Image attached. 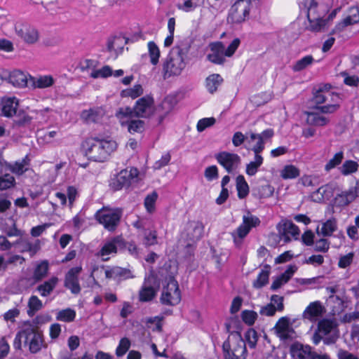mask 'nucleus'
<instances>
[{
    "label": "nucleus",
    "mask_w": 359,
    "mask_h": 359,
    "mask_svg": "<svg viewBox=\"0 0 359 359\" xmlns=\"http://www.w3.org/2000/svg\"><path fill=\"white\" fill-rule=\"evenodd\" d=\"M116 148L117 144L114 140L97 137H88L81 144L85 156L95 162L107 161Z\"/></svg>",
    "instance_id": "nucleus-1"
},
{
    "label": "nucleus",
    "mask_w": 359,
    "mask_h": 359,
    "mask_svg": "<svg viewBox=\"0 0 359 359\" xmlns=\"http://www.w3.org/2000/svg\"><path fill=\"white\" fill-rule=\"evenodd\" d=\"M188 48L175 46L170 50L169 54L163 62V75L164 79L181 74L187 64L184 57L187 55Z\"/></svg>",
    "instance_id": "nucleus-2"
},
{
    "label": "nucleus",
    "mask_w": 359,
    "mask_h": 359,
    "mask_svg": "<svg viewBox=\"0 0 359 359\" xmlns=\"http://www.w3.org/2000/svg\"><path fill=\"white\" fill-rule=\"evenodd\" d=\"M222 351L224 359H245L247 349L245 342L238 332H231L223 343Z\"/></svg>",
    "instance_id": "nucleus-3"
},
{
    "label": "nucleus",
    "mask_w": 359,
    "mask_h": 359,
    "mask_svg": "<svg viewBox=\"0 0 359 359\" xmlns=\"http://www.w3.org/2000/svg\"><path fill=\"white\" fill-rule=\"evenodd\" d=\"M339 94L327 89H318L313 93V102L317 105L316 109L322 113L332 114L339 108Z\"/></svg>",
    "instance_id": "nucleus-4"
},
{
    "label": "nucleus",
    "mask_w": 359,
    "mask_h": 359,
    "mask_svg": "<svg viewBox=\"0 0 359 359\" xmlns=\"http://www.w3.org/2000/svg\"><path fill=\"white\" fill-rule=\"evenodd\" d=\"M98 222L110 231H114L118 226L122 216V211L118 208L103 207L95 213Z\"/></svg>",
    "instance_id": "nucleus-5"
},
{
    "label": "nucleus",
    "mask_w": 359,
    "mask_h": 359,
    "mask_svg": "<svg viewBox=\"0 0 359 359\" xmlns=\"http://www.w3.org/2000/svg\"><path fill=\"white\" fill-rule=\"evenodd\" d=\"M166 281V285L163 287L160 298L161 302L167 306L177 305L181 301V292L177 281L172 277H169Z\"/></svg>",
    "instance_id": "nucleus-6"
},
{
    "label": "nucleus",
    "mask_w": 359,
    "mask_h": 359,
    "mask_svg": "<svg viewBox=\"0 0 359 359\" xmlns=\"http://www.w3.org/2000/svg\"><path fill=\"white\" fill-rule=\"evenodd\" d=\"M15 32L26 44L33 45L39 41V30L30 24L25 22H17L15 24Z\"/></svg>",
    "instance_id": "nucleus-7"
},
{
    "label": "nucleus",
    "mask_w": 359,
    "mask_h": 359,
    "mask_svg": "<svg viewBox=\"0 0 359 359\" xmlns=\"http://www.w3.org/2000/svg\"><path fill=\"white\" fill-rule=\"evenodd\" d=\"M250 4L249 0H237L229 10L228 22L239 24L244 22L249 15Z\"/></svg>",
    "instance_id": "nucleus-8"
},
{
    "label": "nucleus",
    "mask_w": 359,
    "mask_h": 359,
    "mask_svg": "<svg viewBox=\"0 0 359 359\" xmlns=\"http://www.w3.org/2000/svg\"><path fill=\"white\" fill-rule=\"evenodd\" d=\"M259 219L253 215H244L243 217V223L231 233L233 242L237 247L242 243V240L249 233L252 227L259 225Z\"/></svg>",
    "instance_id": "nucleus-9"
},
{
    "label": "nucleus",
    "mask_w": 359,
    "mask_h": 359,
    "mask_svg": "<svg viewBox=\"0 0 359 359\" xmlns=\"http://www.w3.org/2000/svg\"><path fill=\"white\" fill-rule=\"evenodd\" d=\"M203 224L201 221L193 220L187 224L182 236L187 241V246H191L203 237Z\"/></svg>",
    "instance_id": "nucleus-10"
},
{
    "label": "nucleus",
    "mask_w": 359,
    "mask_h": 359,
    "mask_svg": "<svg viewBox=\"0 0 359 359\" xmlns=\"http://www.w3.org/2000/svg\"><path fill=\"white\" fill-rule=\"evenodd\" d=\"M135 116L139 118H150L155 111L154 100L150 95L138 99L134 105Z\"/></svg>",
    "instance_id": "nucleus-11"
},
{
    "label": "nucleus",
    "mask_w": 359,
    "mask_h": 359,
    "mask_svg": "<svg viewBox=\"0 0 359 359\" xmlns=\"http://www.w3.org/2000/svg\"><path fill=\"white\" fill-rule=\"evenodd\" d=\"M276 336L284 341H291L296 338L297 334L292 327L290 318L287 316L281 317L273 327Z\"/></svg>",
    "instance_id": "nucleus-12"
},
{
    "label": "nucleus",
    "mask_w": 359,
    "mask_h": 359,
    "mask_svg": "<svg viewBox=\"0 0 359 359\" xmlns=\"http://www.w3.org/2000/svg\"><path fill=\"white\" fill-rule=\"evenodd\" d=\"M138 175L139 171L135 168L123 170L112 180L111 186L115 190L121 189L123 187L129 186L132 182H134Z\"/></svg>",
    "instance_id": "nucleus-13"
},
{
    "label": "nucleus",
    "mask_w": 359,
    "mask_h": 359,
    "mask_svg": "<svg viewBox=\"0 0 359 359\" xmlns=\"http://www.w3.org/2000/svg\"><path fill=\"white\" fill-rule=\"evenodd\" d=\"M290 352L294 359H330L326 354L319 355L311 351L309 346L295 343L290 347Z\"/></svg>",
    "instance_id": "nucleus-14"
},
{
    "label": "nucleus",
    "mask_w": 359,
    "mask_h": 359,
    "mask_svg": "<svg viewBox=\"0 0 359 359\" xmlns=\"http://www.w3.org/2000/svg\"><path fill=\"white\" fill-rule=\"evenodd\" d=\"M215 158L228 173H231L236 170L241 161L238 154L228 151L217 153L215 155Z\"/></svg>",
    "instance_id": "nucleus-15"
},
{
    "label": "nucleus",
    "mask_w": 359,
    "mask_h": 359,
    "mask_svg": "<svg viewBox=\"0 0 359 359\" xmlns=\"http://www.w3.org/2000/svg\"><path fill=\"white\" fill-rule=\"evenodd\" d=\"M246 135L247 138H249V143L256 141V143L252 147L255 155H260V153L264 149L265 142L273 136L274 133L272 129H266L260 134L249 132Z\"/></svg>",
    "instance_id": "nucleus-16"
},
{
    "label": "nucleus",
    "mask_w": 359,
    "mask_h": 359,
    "mask_svg": "<svg viewBox=\"0 0 359 359\" xmlns=\"http://www.w3.org/2000/svg\"><path fill=\"white\" fill-rule=\"evenodd\" d=\"M317 330L325 337L324 343L325 344H334L338 338L337 325L334 320L330 319L320 320Z\"/></svg>",
    "instance_id": "nucleus-17"
},
{
    "label": "nucleus",
    "mask_w": 359,
    "mask_h": 359,
    "mask_svg": "<svg viewBox=\"0 0 359 359\" xmlns=\"http://www.w3.org/2000/svg\"><path fill=\"white\" fill-rule=\"evenodd\" d=\"M26 346L32 353L39 352L43 346V340L41 332L31 325H27Z\"/></svg>",
    "instance_id": "nucleus-18"
},
{
    "label": "nucleus",
    "mask_w": 359,
    "mask_h": 359,
    "mask_svg": "<svg viewBox=\"0 0 359 359\" xmlns=\"http://www.w3.org/2000/svg\"><path fill=\"white\" fill-rule=\"evenodd\" d=\"M154 285H156V278L154 275H149L145 278L144 284L139 292L140 302H149L154 298L156 294Z\"/></svg>",
    "instance_id": "nucleus-19"
},
{
    "label": "nucleus",
    "mask_w": 359,
    "mask_h": 359,
    "mask_svg": "<svg viewBox=\"0 0 359 359\" xmlns=\"http://www.w3.org/2000/svg\"><path fill=\"white\" fill-rule=\"evenodd\" d=\"M278 233L280 236V238L284 242L287 243L291 241V238L297 240L299 235V229L291 221H285L283 223H280L278 226Z\"/></svg>",
    "instance_id": "nucleus-20"
},
{
    "label": "nucleus",
    "mask_w": 359,
    "mask_h": 359,
    "mask_svg": "<svg viewBox=\"0 0 359 359\" xmlns=\"http://www.w3.org/2000/svg\"><path fill=\"white\" fill-rule=\"evenodd\" d=\"M210 53L208 54L207 58L211 62L216 65H223L225 62V46L221 41L210 43Z\"/></svg>",
    "instance_id": "nucleus-21"
},
{
    "label": "nucleus",
    "mask_w": 359,
    "mask_h": 359,
    "mask_svg": "<svg viewBox=\"0 0 359 359\" xmlns=\"http://www.w3.org/2000/svg\"><path fill=\"white\" fill-rule=\"evenodd\" d=\"M325 312V308L319 301L311 302L302 313V319L311 323L316 322Z\"/></svg>",
    "instance_id": "nucleus-22"
},
{
    "label": "nucleus",
    "mask_w": 359,
    "mask_h": 359,
    "mask_svg": "<svg viewBox=\"0 0 359 359\" xmlns=\"http://www.w3.org/2000/svg\"><path fill=\"white\" fill-rule=\"evenodd\" d=\"M81 269V266L72 268L65 276V287L69 289L73 294H76L81 292L78 276Z\"/></svg>",
    "instance_id": "nucleus-23"
},
{
    "label": "nucleus",
    "mask_w": 359,
    "mask_h": 359,
    "mask_svg": "<svg viewBox=\"0 0 359 359\" xmlns=\"http://www.w3.org/2000/svg\"><path fill=\"white\" fill-rule=\"evenodd\" d=\"M13 245H19L21 252H27L31 257L36 255L41 249V241L39 239L32 241L27 238H20L18 239Z\"/></svg>",
    "instance_id": "nucleus-24"
},
{
    "label": "nucleus",
    "mask_w": 359,
    "mask_h": 359,
    "mask_svg": "<svg viewBox=\"0 0 359 359\" xmlns=\"http://www.w3.org/2000/svg\"><path fill=\"white\" fill-rule=\"evenodd\" d=\"M306 115V122L308 124L315 126H325L330 122V119L323 115L320 110L316 109V107L312 108L310 111H305Z\"/></svg>",
    "instance_id": "nucleus-25"
},
{
    "label": "nucleus",
    "mask_w": 359,
    "mask_h": 359,
    "mask_svg": "<svg viewBox=\"0 0 359 359\" xmlns=\"http://www.w3.org/2000/svg\"><path fill=\"white\" fill-rule=\"evenodd\" d=\"M104 114L105 111L102 107H94L83 110L81 117L87 123H98L102 121Z\"/></svg>",
    "instance_id": "nucleus-26"
},
{
    "label": "nucleus",
    "mask_w": 359,
    "mask_h": 359,
    "mask_svg": "<svg viewBox=\"0 0 359 359\" xmlns=\"http://www.w3.org/2000/svg\"><path fill=\"white\" fill-rule=\"evenodd\" d=\"M122 244L123 241L119 236L114 237L104 243L98 255L102 257L103 261H107L109 258L105 257L112 253H116L117 248Z\"/></svg>",
    "instance_id": "nucleus-27"
},
{
    "label": "nucleus",
    "mask_w": 359,
    "mask_h": 359,
    "mask_svg": "<svg viewBox=\"0 0 359 359\" xmlns=\"http://www.w3.org/2000/svg\"><path fill=\"white\" fill-rule=\"evenodd\" d=\"M359 22V9L358 8H351L350 15L338 23L332 29L331 34H334L342 31L346 27L351 25Z\"/></svg>",
    "instance_id": "nucleus-28"
},
{
    "label": "nucleus",
    "mask_w": 359,
    "mask_h": 359,
    "mask_svg": "<svg viewBox=\"0 0 359 359\" xmlns=\"http://www.w3.org/2000/svg\"><path fill=\"white\" fill-rule=\"evenodd\" d=\"M8 83L15 87L24 88L27 85V75L20 70H13L11 72L7 79Z\"/></svg>",
    "instance_id": "nucleus-29"
},
{
    "label": "nucleus",
    "mask_w": 359,
    "mask_h": 359,
    "mask_svg": "<svg viewBox=\"0 0 359 359\" xmlns=\"http://www.w3.org/2000/svg\"><path fill=\"white\" fill-rule=\"evenodd\" d=\"M337 184L335 182H330L318 188L313 194V197L316 196V200H329L333 196L334 190L337 189Z\"/></svg>",
    "instance_id": "nucleus-30"
},
{
    "label": "nucleus",
    "mask_w": 359,
    "mask_h": 359,
    "mask_svg": "<svg viewBox=\"0 0 359 359\" xmlns=\"http://www.w3.org/2000/svg\"><path fill=\"white\" fill-rule=\"evenodd\" d=\"M175 102L172 97L165 98L157 109L158 113V123H161L165 118L172 111Z\"/></svg>",
    "instance_id": "nucleus-31"
},
{
    "label": "nucleus",
    "mask_w": 359,
    "mask_h": 359,
    "mask_svg": "<svg viewBox=\"0 0 359 359\" xmlns=\"http://www.w3.org/2000/svg\"><path fill=\"white\" fill-rule=\"evenodd\" d=\"M18 100L15 97L2 100V113L5 116L11 117L17 114Z\"/></svg>",
    "instance_id": "nucleus-32"
},
{
    "label": "nucleus",
    "mask_w": 359,
    "mask_h": 359,
    "mask_svg": "<svg viewBox=\"0 0 359 359\" xmlns=\"http://www.w3.org/2000/svg\"><path fill=\"white\" fill-rule=\"evenodd\" d=\"M58 280H59L57 277H52L49 280L39 285L36 287V290L40 294L41 297H48L52 293L56 287Z\"/></svg>",
    "instance_id": "nucleus-33"
},
{
    "label": "nucleus",
    "mask_w": 359,
    "mask_h": 359,
    "mask_svg": "<svg viewBox=\"0 0 359 359\" xmlns=\"http://www.w3.org/2000/svg\"><path fill=\"white\" fill-rule=\"evenodd\" d=\"M326 291L327 292V293L330 294L327 299V304H331L332 303H334L337 304L336 306H333L332 312L333 313V314L339 313L343 309L344 302L338 296L334 295V294L337 291L336 287H327L326 288Z\"/></svg>",
    "instance_id": "nucleus-34"
},
{
    "label": "nucleus",
    "mask_w": 359,
    "mask_h": 359,
    "mask_svg": "<svg viewBox=\"0 0 359 359\" xmlns=\"http://www.w3.org/2000/svg\"><path fill=\"white\" fill-rule=\"evenodd\" d=\"M122 126H126L130 134L142 133L145 130V122L140 119H131L126 122L121 121Z\"/></svg>",
    "instance_id": "nucleus-35"
},
{
    "label": "nucleus",
    "mask_w": 359,
    "mask_h": 359,
    "mask_svg": "<svg viewBox=\"0 0 359 359\" xmlns=\"http://www.w3.org/2000/svg\"><path fill=\"white\" fill-rule=\"evenodd\" d=\"M29 159L27 156H26L23 159L20 161H16L13 164H10L8 168L10 170L17 175H22L25 173L29 168Z\"/></svg>",
    "instance_id": "nucleus-36"
},
{
    "label": "nucleus",
    "mask_w": 359,
    "mask_h": 359,
    "mask_svg": "<svg viewBox=\"0 0 359 359\" xmlns=\"http://www.w3.org/2000/svg\"><path fill=\"white\" fill-rule=\"evenodd\" d=\"M223 82V79L219 74H212L205 79L206 88L209 93H214Z\"/></svg>",
    "instance_id": "nucleus-37"
},
{
    "label": "nucleus",
    "mask_w": 359,
    "mask_h": 359,
    "mask_svg": "<svg viewBox=\"0 0 359 359\" xmlns=\"http://www.w3.org/2000/svg\"><path fill=\"white\" fill-rule=\"evenodd\" d=\"M27 306V314L29 317H32L43 309V304L37 296L32 295L28 300Z\"/></svg>",
    "instance_id": "nucleus-38"
},
{
    "label": "nucleus",
    "mask_w": 359,
    "mask_h": 359,
    "mask_svg": "<svg viewBox=\"0 0 359 359\" xmlns=\"http://www.w3.org/2000/svg\"><path fill=\"white\" fill-rule=\"evenodd\" d=\"M356 198L355 191L353 189H350L348 191H341L335 197L336 202L339 205H347Z\"/></svg>",
    "instance_id": "nucleus-39"
},
{
    "label": "nucleus",
    "mask_w": 359,
    "mask_h": 359,
    "mask_svg": "<svg viewBox=\"0 0 359 359\" xmlns=\"http://www.w3.org/2000/svg\"><path fill=\"white\" fill-rule=\"evenodd\" d=\"M264 158L261 155H255L254 161L246 165L245 172L249 176H254L263 163Z\"/></svg>",
    "instance_id": "nucleus-40"
},
{
    "label": "nucleus",
    "mask_w": 359,
    "mask_h": 359,
    "mask_svg": "<svg viewBox=\"0 0 359 359\" xmlns=\"http://www.w3.org/2000/svg\"><path fill=\"white\" fill-rule=\"evenodd\" d=\"M123 39L120 36H114L109 39L107 42V50L109 52H114L116 55L121 53L123 47Z\"/></svg>",
    "instance_id": "nucleus-41"
},
{
    "label": "nucleus",
    "mask_w": 359,
    "mask_h": 359,
    "mask_svg": "<svg viewBox=\"0 0 359 359\" xmlns=\"http://www.w3.org/2000/svg\"><path fill=\"white\" fill-rule=\"evenodd\" d=\"M236 189L238 196L241 199L245 198L248 195L249 186L243 175H240L236 177Z\"/></svg>",
    "instance_id": "nucleus-42"
},
{
    "label": "nucleus",
    "mask_w": 359,
    "mask_h": 359,
    "mask_svg": "<svg viewBox=\"0 0 359 359\" xmlns=\"http://www.w3.org/2000/svg\"><path fill=\"white\" fill-rule=\"evenodd\" d=\"M337 229V222L335 219H328L323 224V226L319 230V228H317V233L318 235H322L323 236H330L333 232H334Z\"/></svg>",
    "instance_id": "nucleus-43"
},
{
    "label": "nucleus",
    "mask_w": 359,
    "mask_h": 359,
    "mask_svg": "<svg viewBox=\"0 0 359 359\" xmlns=\"http://www.w3.org/2000/svg\"><path fill=\"white\" fill-rule=\"evenodd\" d=\"M141 235L142 236V243L144 246L149 247L158 243L157 231L154 229L145 231Z\"/></svg>",
    "instance_id": "nucleus-44"
},
{
    "label": "nucleus",
    "mask_w": 359,
    "mask_h": 359,
    "mask_svg": "<svg viewBox=\"0 0 359 359\" xmlns=\"http://www.w3.org/2000/svg\"><path fill=\"white\" fill-rule=\"evenodd\" d=\"M314 58L312 55L304 56V57L295 62V63L292 67V69L295 72H301L311 66L314 62Z\"/></svg>",
    "instance_id": "nucleus-45"
},
{
    "label": "nucleus",
    "mask_w": 359,
    "mask_h": 359,
    "mask_svg": "<svg viewBox=\"0 0 359 359\" xmlns=\"http://www.w3.org/2000/svg\"><path fill=\"white\" fill-rule=\"evenodd\" d=\"M358 168L359 165L356 161L347 160L344 161L342 165L339 168V170L343 175L346 176L356 172Z\"/></svg>",
    "instance_id": "nucleus-46"
},
{
    "label": "nucleus",
    "mask_w": 359,
    "mask_h": 359,
    "mask_svg": "<svg viewBox=\"0 0 359 359\" xmlns=\"http://www.w3.org/2000/svg\"><path fill=\"white\" fill-rule=\"evenodd\" d=\"M48 263L47 261H43L38 264L34 269L33 278L35 281H39L45 278L48 274Z\"/></svg>",
    "instance_id": "nucleus-47"
},
{
    "label": "nucleus",
    "mask_w": 359,
    "mask_h": 359,
    "mask_svg": "<svg viewBox=\"0 0 359 359\" xmlns=\"http://www.w3.org/2000/svg\"><path fill=\"white\" fill-rule=\"evenodd\" d=\"M204 0H186L183 4H179L177 8L184 12H191L196 8L203 6Z\"/></svg>",
    "instance_id": "nucleus-48"
},
{
    "label": "nucleus",
    "mask_w": 359,
    "mask_h": 359,
    "mask_svg": "<svg viewBox=\"0 0 359 359\" xmlns=\"http://www.w3.org/2000/svg\"><path fill=\"white\" fill-rule=\"evenodd\" d=\"M147 46L150 62L153 65H156L161 55L159 48L154 41H149Z\"/></svg>",
    "instance_id": "nucleus-49"
},
{
    "label": "nucleus",
    "mask_w": 359,
    "mask_h": 359,
    "mask_svg": "<svg viewBox=\"0 0 359 359\" xmlns=\"http://www.w3.org/2000/svg\"><path fill=\"white\" fill-rule=\"evenodd\" d=\"M32 118L25 113L24 111H19L16 114L15 118L13 121V127H26L28 126L32 122Z\"/></svg>",
    "instance_id": "nucleus-50"
},
{
    "label": "nucleus",
    "mask_w": 359,
    "mask_h": 359,
    "mask_svg": "<svg viewBox=\"0 0 359 359\" xmlns=\"http://www.w3.org/2000/svg\"><path fill=\"white\" fill-rule=\"evenodd\" d=\"M76 317V312L72 309H66L59 311L56 316V319L63 322H72L74 320Z\"/></svg>",
    "instance_id": "nucleus-51"
},
{
    "label": "nucleus",
    "mask_w": 359,
    "mask_h": 359,
    "mask_svg": "<svg viewBox=\"0 0 359 359\" xmlns=\"http://www.w3.org/2000/svg\"><path fill=\"white\" fill-rule=\"evenodd\" d=\"M15 184V180L13 175L8 173L0 174V190H6L13 187Z\"/></svg>",
    "instance_id": "nucleus-52"
},
{
    "label": "nucleus",
    "mask_w": 359,
    "mask_h": 359,
    "mask_svg": "<svg viewBox=\"0 0 359 359\" xmlns=\"http://www.w3.org/2000/svg\"><path fill=\"white\" fill-rule=\"evenodd\" d=\"M113 70L112 69L108 66L105 65L100 69H93L90 73V76L93 79L97 78H107L110 76H112Z\"/></svg>",
    "instance_id": "nucleus-53"
},
{
    "label": "nucleus",
    "mask_w": 359,
    "mask_h": 359,
    "mask_svg": "<svg viewBox=\"0 0 359 359\" xmlns=\"http://www.w3.org/2000/svg\"><path fill=\"white\" fill-rule=\"evenodd\" d=\"M299 174L300 172L297 168L294 165H289L283 168L281 170L280 176L285 180L294 179L297 177Z\"/></svg>",
    "instance_id": "nucleus-54"
},
{
    "label": "nucleus",
    "mask_w": 359,
    "mask_h": 359,
    "mask_svg": "<svg viewBox=\"0 0 359 359\" xmlns=\"http://www.w3.org/2000/svg\"><path fill=\"white\" fill-rule=\"evenodd\" d=\"M54 83V79L51 76H43L34 81V86L39 88H45L51 86Z\"/></svg>",
    "instance_id": "nucleus-55"
},
{
    "label": "nucleus",
    "mask_w": 359,
    "mask_h": 359,
    "mask_svg": "<svg viewBox=\"0 0 359 359\" xmlns=\"http://www.w3.org/2000/svg\"><path fill=\"white\" fill-rule=\"evenodd\" d=\"M344 158L343 151L337 152L334 156L326 163L325 165V170L329 172L336 166L339 165Z\"/></svg>",
    "instance_id": "nucleus-56"
},
{
    "label": "nucleus",
    "mask_w": 359,
    "mask_h": 359,
    "mask_svg": "<svg viewBox=\"0 0 359 359\" xmlns=\"http://www.w3.org/2000/svg\"><path fill=\"white\" fill-rule=\"evenodd\" d=\"M122 94L125 97L135 99L143 94L142 86L140 84L135 85L133 88L123 90Z\"/></svg>",
    "instance_id": "nucleus-57"
},
{
    "label": "nucleus",
    "mask_w": 359,
    "mask_h": 359,
    "mask_svg": "<svg viewBox=\"0 0 359 359\" xmlns=\"http://www.w3.org/2000/svg\"><path fill=\"white\" fill-rule=\"evenodd\" d=\"M340 75L344 78V83L351 87H358L359 77L357 75H350L347 72H341Z\"/></svg>",
    "instance_id": "nucleus-58"
},
{
    "label": "nucleus",
    "mask_w": 359,
    "mask_h": 359,
    "mask_svg": "<svg viewBox=\"0 0 359 359\" xmlns=\"http://www.w3.org/2000/svg\"><path fill=\"white\" fill-rule=\"evenodd\" d=\"M269 271L262 270L257 279L253 282V286L256 288H261L268 283Z\"/></svg>",
    "instance_id": "nucleus-59"
},
{
    "label": "nucleus",
    "mask_w": 359,
    "mask_h": 359,
    "mask_svg": "<svg viewBox=\"0 0 359 359\" xmlns=\"http://www.w3.org/2000/svg\"><path fill=\"white\" fill-rule=\"evenodd\" d=\"M27 337V325L19 331L14 339L13 346L15 349L20 350L22 348V341L23 340L25 345L26 344Z\"/></svg>",
    "instance_id": "nucleus-60"
},
{
    "label": "nucleus",
    "mask_w": 359,
    "mask_h": 359,
    "mask_svg": "<svg viewBox=\"0 0 359 359\" xmlns=\"http://www.w3.org/2000/svg\"><path fill=\"white\" fill-rule=\"evenodd\" d=\"M130 347V341L126 338H122L116 349V354L118 357H121L126 353Z\"/></svg>",
    "instance_id": "nucleus-61"
},
{
    "label": "nucleus",
    "mask_w": 359,
    "mask_h": 359,
    "mask_svg": "<svg viewBox=\"0 0 359 359\" xmlns=\"http://www.w3.org/2000/svg\"><path fill=\"white\" fill-rule=\"evenodd\" d=\"M158 198L156 192L154 191L151 194L148 195L144 199V206L147 212L151 213L155 210V203Z\"/></svg>",
    "instance_id": "nucleus-62"
},
{
    "label": "nucleus",
    "mask_w": 359,
    "mask_h": 359,
    "mask_svg": "<svg viewBox=\"0 0 359 359\" xmlns=\"http://www.w3.org/2000/svg\"><path fill=\"white\" fill-rule=\"evenodd\" d=\"M133 226L139 231L140 234H142L144 231L150 229L149 222L143 218H138L136 221L133 222Z\"/></svg>",
    "instance_id": "nucleus-63"
},
{
    "label": "nucleus",
    "mask_w": 359,
    "mask_h": 359,
    "mask_svg": "<svg viewBox=\"0 0 359 359\" xmlns=\"http://www.w3.org/2000/svg\"><path fill=\"white\" fill-rule=\"evenodd\" d=\"M241 317L243 320L246 324L248 325H252L254 324L255 320L257 319V314L255 311L245 310L242 312Z\"/></svg>",
    "instance_id": "nucleus-64"
}]
</instances>
